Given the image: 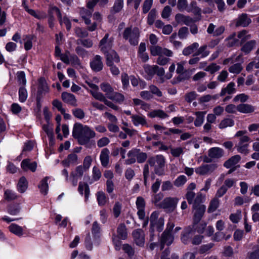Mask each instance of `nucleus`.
Returning a JSON list of instances; mask_svg holds the SVG:
<instances>
[{
	"mask_svg": "<svg viewBox=\"0 0 259 259\" xmlns=\"http://www.w3.org/2000/svg\"><path fill=\"white\" fill-rule=\"evenodd\" d=\"M62 100L66 103L73 106H76L77 100L75 96L67 92H63L61 95Z\"/></svg>",
	"mask_w": 259,
	"mask_h": 259,
	"instance_id": "18",
	"label": "nucleus"
},
{
	"mask_svg": "<svg viewBox=\"0 0 259 259\" xmlns=\"http://www.w3.org/2000/svg\"><path fill=\"white\" fill-rule=\"evenodd\" d=\"M21 168L24 171L30 170L34 172L36 170L37 163L35 162H31L30 159H24L21 163Z\"/></svg>",
	"mask_w": 259,
	"mask_h": 259,
	"instance_id": "19",
	"label": "nucleus"
},
{
	"mask_svg": "<svg viewBox=\"0 0 259 259\" xmlns=\"http://www.w3.org/2000/svg\"><path fill=\"white\" fill-rule=\"evenodd\" d=\"M48 179L49 178L47 177L43 179L40 181V184L38 185V188L40 192L44 195H46L48 193L49 188L48 184Z\"/></svg>",
	"mask_w": 259,
	"mask_h": 259,
	"instance_id": "43",
	"label": "nucleus"
},
{
	"mask_svg": "<svg viewBox=\"0 0 259 259\" xmlns=\"http://www.w3.org/2000/svg\"><path fill=\"white\" fill-rule=\"evenodd\" d=\"M17 79L19 83L24 85L26 83V80L25 78V74L23 71H19L17 72Z\"/></svg>",
	"mask_w": 259,
	"mask_h": 259,
	"instance_id": "64",
	"label": "nucleus"
},
{
	"mask_svg": "<svg viewBox=\"0 0 259 259\" xmlns=\"http://www.w3.org/2000/svg\"><path fill=\"white\" fill-rule=\"evenodd\" d=\"M240 159L241 157L238 155L233 156L226 161L224 165L227 168L234 167L239 162Z\"/></svg>",
	"mask_w": 259,
	"mask_h": 259,
	"instance_id": "27",
	"label": "nucleus"
},
{
	"mask_svg": "<svg viewBox=\"0 0 259 259\" xmlns=\"http://www.w3.org/2000/svg\"><path fill=\"white\" fill-rule=\"evenodd\" d=\"M215 164H204L195 168V171L199 175H205L211 173L217 168Z\"/></svg>",
	"mask_w": 259,
	"mask_h": 259,
	"instance_id": "13",
	"label": "nucleus"
},
{
	"mask_svg": "<svg viewBox=\"0 0 259 259\" xmlns=\"http://www.w3.org/2000/svg\"><path fill=\"white\" fill-rule=\"evenodd\" d=\"M188 12H192L195 15L200 16L201 10L197 6V3L195 1L192 2L187 9Z\"/></svg>",
	"mask_w": 259,
	"mask_h": 259,
	"instance_id": "33",
	"label": "nucleus"
},
{
	"mask_svg": "<svg viewBox=\"0 0 259 259\" xmlns=\"http://www.w3.org/2000/svg\"><path fill=\"white\" fill-rule=\"evenodd\" d=\"M48 87L44 78H40L38 80V92L42 93L48 91Z\"/></svg>",
	"mask_w": 259,
	"mask_h": 259,
	"instance_id": "45",
	"label": "nucleus"
},
{
	"mask_svg": "<svg viewBox=\"0 0 259 259\" xmlns=\"http://www.w3.org/2000/svg\"><path fill=\"white\" fill-rule=\"evenodd\" d=\"M150 51L152 55L158 56L156 62L161 66L167 64L169 61V59L168 57H171L174 55L172 51L158 46L151 47Z\"/></svg>",
	"mask_w": 259,
	"mask_h": 259,
	"instance_id": "2",
	"label": "nucleus"
},
{
	"mask_svg": "<svg viewBox=\"0 0 259 259\" xmlns=\"http://www.w3.org/2000/svg\"><path fill=\"white\" fill-rule=\"evenodd\" d=\"M109 153V150L107 148L103 149L101 152L100 159L102 165L104 167L107 166L108 164Z\"/></svg>",
	"mask_w": 259,
	"mask_h": 259,
	"instance_id": "28",
	"label": "nucleus"
},
{
	"mask_svg": "<svg viewBox=\"0 0 259 259\" xmlns=\"http://www.w3.org/2000/svg\"><path fill=\"white\" fill-rule=\"evenodd\" d=\"M94 19L96 21L92 25H89L88 27V29L90 31H94L97 28V22H100L101 20L102 16L99 12H96L94 14Z\"/></svg>",
	"mask_w": 259,
	"mask_h": 259,
	"instance_id": "48",
	"label": "nucleus"
},
{
	"mask_svg": "<svg viewBox=\"0 0 259 259\" xmlns=\"http://www.w3.org/2000/svg\"><path fill=\"white\" fill-rule=\"evenodd\" d=\"M117 236L120 239L124 240L127 238V233L126 227L124 224L119 225L117 229Z\"/></svg>",
	"mask_w": 259,
	"mask_h": 259,
	"instance_id": "36",
	"label": "nucleus"
},
{
	"mask_svg": "<svg viewBox=\"0 0 259 259\" xmlns=\"http://www.w3.org/2000/svg\"><path fill=\"white\" fill-rule=\"evenodd\" d=\"M170 151L171 155L174 157H179L184 153V149L182 147H170Z\"/></svg>",
	"mask_w": 259,
	"mask_h": 259,
	"instance_id": "52",
	"label": "nucleus"
},
{
	"mask_svg": "<svg viewBox=\"0 0 259 259\" xmlns=\"http://www.w3.org/2000/svg\"><path fill=\"white\" fill-rule=\"evenodd\" d=\"M223 150L219 147L211 148L208 151L209 156L213 158H219L223 155Z\"/></svg>",
	"mask_w": 259,
	"mask_h": 259,
	"instance_id": "26",
	"label": "nucleus"
},
{
	"mask_svg": "<svg viewBox=\"0 0 259 259\" xmlns=\"http://www.w3.org/2000/svg\"><path fill=\"white\" fill-rule=\"evenodd\" d=\"M136 207L138 209L137 215L140 220H144L145 216V201L142 197H138L136 202Z\"/></svg>",
	"mask_w": 259,
	"mask_h": 259,
	"instance_id": "14",
	"label": "nucleus"
},
{
	"mask_svg": "<svg viewBox=\"0 0 259 259\" xmlns=\"http://www.w3.org/2000/svg\"><path fill=\"white\" fill-rule=\"evenodd\" d=\"M242 67L240 63H236L231 66L229 68L230 72L234 74H239L242 70Z\"/></svg>",
	"mask_w": 259,
	"mask_h": 259,
	"instance_id": "54",
	"label": "nucleus"
},
{
	"mask_svg": "<svg viewBox=\"0 0 259 259\" xmlns=\"http://www.w3.org/2000/svg\"><path fill=\"white\" fill-rule=\"evenodd\" d=\"M108 0H90L87 3V7L93 9L96 5L98 4L100 7H104L107 5Z\"/></svg>",
	"mask_w": 259,
	"mask_h": 259,
	"instance_id": "31",
	"label": "nucleus"
},
{
	"mask_svg": "<svg viewBox=\"0 0 259 259\" xmlns=\"http://www.w3.org/2000/svg\"><path fill=\"white\" fill-rule=\"evenodd\" d=\"M199 47L197 42H194L189 46L186 47L183 51V54L185 56H188L194 53Z\"/></svg>",
	"mask_w": 259,
	"mask_h": 259,
	"instance_id": "41",
	"label": "nucleus"
},
{
	"mask_svg": "<svg viewBox=\"0 0 259 259\" xmlns=\"http://www.w3.org/2000/svg\"><path fill=\"white\" fill-rule=\"evenodd\" d=\"M174 225L171 224L170 226H168L166 230L162 233L160 240L161 244V249H162L163 248V246L164 244L169 245L173 242L174 237L170 233Z\"/></svg>",
	"mask_w": 259,
	"mask_h": 259,
	"instance_id": "9",
	"label": "nucleus"
},
{
	"mask_svg": "<svg viewBox=\"0 0 259 259\" xmlns=\"http://www.w3.org/2000/svg\"><path fill=\"white\" fill-rule=\"evenodd\" d=\"M234 124V122L232 119L225 118L222 120L219 125L220 128H225L229 126H232Z\"/></svg>",
	"mask_w": 259,
	"mask_h": 259,
	"instance_id": "50",
	"label": "nucleus"
},
{
	"mask_svg": "<svg viewBox=\"0 0 259 259\" xmlns=\"http://www.w3.org/2000/svg\"><path fill=\"white\" fill-rule=\"evenodd\" d=\"M139 34V30L137 27L133 29L126 28L124 31L123 35L124 38L128 39L131 45L135 46L138 44Z\"/></svg>",
	"mask_w": 259,
	"mask_h": 259,
	"instance_id": "8",
	"label": "nucleus"
},
{
	"mask_svg": "<svg viewBox=\"0 0 259 259\" xmlns=\"http://www.w3.org/2000/svg\"><path fill=\"white\" fill-rule=\"evenodd\" d=\"M175 19L176 21L181 24H185L187 25L191 24L193 20L189 16H185L182 14H178L176 15Z\"/></svg>",
	"mask_w": 259,
	"mask_h": 259,
	"instance_id": "24",
	"label": "nucleus"
},
{
	"mask_svg": "<svg viewBox=\"0 0 259 259\" xmlns=\"http://www.w3.org/2000/svg\"><path fill=\"white\" fill-rule=\"evenodd\" d=\"M151 166L154 167L155 173L158 175L164 174V167L165 165V159L162 155H158L155 157L150 158L148 160Z\"/></svg>",
	"mask_w": 259,
	"mask_h": 259,
	"instance_id": "5",
	"label": "nucleus"
},
{
	"mask_svg": "<svg viewBox=\"0 0 259 259\" xmlns=\"http://www.w3.org/2000/svg\"><path fill=\"white\" fill-rule=\"evenodd\" d=\"M85 169L81 165L78 166L74 171L71 173L72 183L74 186H76L78 179L81 178Z\"/></svg>",
	"mask_w": 259,
	"mask_h": 259,
	"instance_id": "16",
	"label": "nucleus"
},
{
	"mask_svg": "<svg viewBox=\"0 0 259 259\" xmlns=\"http://www.w3.org/2000/svg\"><path fill=\"white\" fill-rule=\"evenodd\" d=\"M107 98L119 103L122 102L124 99L123 95L113 91Z\"/></svg>",
	"mask_w": 259,
	"mask_h": 259,
	"instance_id": "47",
	"label": "nucleus"
},
{
	"mask_svg": "<svg viewBox=\"0 0 259 259\" xmlns=\"http://www.w3.org/2000/svg\"><path fill=\"white\" fill-rule=\"evenodd\" d=\"M27 92L24 87H21L19 90V100L21 102H24L27 98Z\"/></svg>",
	"mask_w": 259,
	"mask_h": 259,
	"instance_id": "51",
	"label": "nucleus"
},
{
	"mask_svg": "<svg viewBox=\"0 0 259 259\" xmlns=\"http://www.w3.org/2000/svg\"><path fill=\"white\" fill-rule=\"evenodd\" d=\"M72 135L80 144L85 145L89 143L91 139L96 137V134L88 125L76 123L73 126Z\"/></svg>",
	"mask_w": 259,
	"mask_h": 259,
	"instance_id": "1",
	"label": "nucleus"
},
{
	"mask_svg": "<svg viewBox=\"0 0 259 259\" xmlns=\"http://www.w3.org/2000/svg\"><path fill=\"white\" fill-rule=\"evenodd\" d=\"M187 182V178L184 175L179 176L174 181V185L178 187L184 185Z\"/></svg>",
	"mask_w": 259,
	"mask_h": 259,
	"instance_id": "53",
	"label": "nucleus"
},
{
	"mask_svg": "<svg viewBox=\"0 0 259 259\" xmlns=\"http://www.w3.org/2000/svg\"><path fill=\"white\" fill-rule=\"evenodd\" d=\"M8 229L10 232L18 237L22 236L24 234L23 228L14 223L11 224L9 226Z\"/></svg>",
	"mask_w": 259,
	"mask_h": 259,
	"instance_id": "23",
	"label": "nucleus"
},
{
	"mask_svg": "<svg viewBox=\"0 0 259 259\" xmlns=\"http://www.w3.org/2000/svg\"><path fill=\"white\" fill-rule=\"evenodd\" d=\"M248 99V96L245 94H240L236 96L233 100L235 102H245Z\"/></svg>",
	"mask_w": 259,
	"mask_h": 259,
	"instance_id": "63",
	"label": "nucleus"
},
{
	"mask_svg": "<svg viewBox=\"0 0 259 259\" xmlns=\"http://www.w3.org/2000/svg\"><path fill=\"white\" fill-rule=\"evenodd\" d=\"M156 16V11L153 9L151 10L148 16L147 22L149 25H152L155 21Z\"/></svg>",
	"mask_w": 259,
	"mask_h": 259,
	"instance_id": "61",
	"label": "nucleus"
},
{
	"mask_svg": "<svg viewBox=\"0 0 259 259\" xmlns=\"http://www.w3.org/2000/svg\"><path fill=\"white\" fill-rule=\"evenodd\" d=\"M108 37L109 34H106L100 42V48L101 50L106 56L107 54L110 53V51L112 50L111 49L112 46V39L110 38L109 39Z\"/></svg>",
	"mask_w": 259,
	"mask_h": 259,
	"instance_id": "11",
	"label": "nucleus"
},
{
	"mask_svg": "<svg viewBox=\"0 0 259 259\" xmlns=\"http://www.w3.org/2000/svg\"><path fill=\"white\" fill-rule=\"evenodd\" d=\"M250 22L251 20L247 17V15L242 14L238 17L236 22V25L245 27L248 25Z\"/></svg>",
	"mask_w": 259,
	"mask_h": 259,
	"instance_id": "25",
	"label": "nucleus"
},
{
	"mask_svg": "<svg viewBox=\"0 0 259 259\" xmlns=\"http://www.w3.org/2000/svg\"><path fill=\"white\" fill-rule=\"evenodd\" d=\"M98 204L100 206H104L107 202L108 198L106 194L102 191H100L96 194Z\"/></svg>",
	"mask_w": 259,
	"mask_h": 259,
	"instance_id": "44",
	"label": "nucleus"
},
{
	"mask_svg": "<svg viewBox=\"0 0 259 259\" xmlns=\"http://www.w3.org/2000/svg\"><path fill=\"white\" fill-rule=\"evenodd\" d=\"M132 121L135 126L144 125L146 124L145 117L143 115H134L132 116Z\"/></svg>",
	"mask_w": 259,
	"mask_h": 259,
	"instance_id": "30",
	"label": "nucleus"
},
{
	"mask_svg": "<svg viewBox=\"0 0 259 259\" xmlns=\"http://www.w3.org/2000/svg\"><path fill=\"white\" fill-rule=\"evenodd\" d=\"M220 204V201L217 197L213 198L210 202L208 208V212L209 213L213 212L216 210Z\"/></svg>",
	"mask_w": 259,
	"mask_h": 259,
	"instance_id": "46",
	"label": "nucleus"
},
{
	"mask_svg": "<svg viewBox=\"0 0 259 259\" xmlns=\"http://www.w3.org/2000/svg\"><path fill=\"white\" fill-rule=\"evenodd\" d=\"M134 242L139 246L143 247L145 244V233L140 229L135 230L132 232Z\"/></svg>",
	"mask_w": 259,
	"mask_h": 259,
	"instance_id": "12",
	"label": "nucleus"
},
{
	"mask_svg": "<svg viewBox=\"0 0 259 259\" xmlns=\"http://www.w3.org/2000/svg\"><path fill=\"white\" fill-rule=\"evenodd\" d=\"M158 213L157 211L153 212L150 218V240H153V232L155 228H156L158 231H160L162 229V227L164 225V220L163 218H160L158 219Z\"/></svg>",
	"mask_w": 259,
	"mask_h": 259,
	"instance_id": "6",
	"label": "nucleus"
},
{
	"mask_svg": "<svg viewBox=\"0 0 259 259\" xmlns=\"http://www.w3.org/2000/svg\"><path fill=\"white\" fill-rule=\"evenodd\" d=\"M86 83L91 88L90 92L95 99L100 101L103 102L106 105L114 110H117V106L112 102L106 99V97L99 91V88L97 85L89 81H86Z\"/></svg>",
	"mask_w": 259,
	"mask_h": 259,
	"instance_id": "4",
	"label": "nucleus"
},
{
	"mask_svg": "<svg viewBox=\"0 0 259 259\" xmlns=\"http://www.w3.org/2000/svg\"><path fill=\"white\" fill-rule=\"evenodd\" d=\"M221 69L219 65L215 63H212L208 65L205 69V70L210 72L211 74L215 73L219 71Z\"/></svg>",
	"mask_w": 259,
	"mask_h": 259,
	"instance_id": "57",
	"label": "nucleus"
},
{
	"mask_svg": "<svg viewBox=\"0 0 259 259\" xmlns=\"http://www.w3.org/2000/svg\"><path fill=\"white\" fill-rule=\"evenodd\" d=\"M43 130L47 134L50 141L52 142L54 139L53 128L52 127H49L48 125H44Z\"/></svg>",
	"mask_w": 259,
	"mask_h": 259,
	"instance_id": "62",
	"label": "nucleus"
},
{
	"mask_svg": "<svg viewBox=\"0 0 259 259\" xmlns=\"http://www.w3.org/2000/svg\"><path fill=\"white\" fill-rule=\"evenodd\" d=\"M205 197L201 193H198L195 199L193 208L194 210V222L198 223L202 218L205 210L206 206L201 203L204 201Z\"/></svg>",
	"mask_w": 259,
	"mask_h": 259,
	"instance_id": "3",
	"label": "nucleus"
},
{
	"mask_svg": "<svg viewBox=\"0 0 259 259\" xmlns=\"http://www.w3.org/2000/svg\"><path fill=\"white\" fill-rule=\"evenodd\" d=\"M256 41L251 40L245 44L241 48V51L245 54H248L255 46Z\"/></svg>",
	"mask_w": 259,
	"mask_h": 259,
	"instance_id": "40",
	"label": "nucleus"
},
{
	"mask_svg": "<svg viewBox=\"0 0 259 259\" xmlns=\"http://www.w3.org/2000/svg\"><path fill=\"white\" fill-rule=\"evenodd\" d=\"M107 64L110 67V71L114 75H117L119 73L118 68L113 65L114 63H118L119 62V57L117 53L114 51L111 50L110 53L106 55Z\"/></svg>",
	"mask_w": 259,
	"mask_h": 259,
	"instance_id": "7",
	"label": "nucleus"
},
{
	"mask_svg": "<svg viewBox=\"0 0 259 259\" xmlns=\"http://www.w3.org/2000/svg\"><path fill=\"white\" fill-rule=\"evenodd\" d=\"M207 49V46L204 45L203 46H201L200 47L197 52L196 53V55H201V57L204 58L207 56L209 54V52L206 50Z\"/></svg>",
	"mask_w": 259,
	"mask_h": 259,
	"instance_id": "56",
	"label": "nucleus"
},
{
	"mask_svg": "<svg viewBox=\"0 0 259 259\" xmlns=\"http://www.w3.org/2000/svg\"><path fill=\"white\" fill-rule=\"evenodd\" d=\"M250 138L247 136H244L239 139L238 144L236 146L237 151L241 153L247 154L248 153V142Z\"/></svg>",
	"mask_w": 259,
	"mask_h": 259,
	"instance_id": "10",
	"label": "nucleus"
},
{
	"mask_svg": "<svg viewBox=\"0 0 259 259\" xmlns=\"http://www.w3.org/2000/svg\"><path fill=\"white\" fill-rule=\"evenodd\" d=\"M35 37L33 35H25L23 36L24 48L26 51L30 50L32 47V42Z\"/></svg>",
	"mask_w": 259,
	"mask_h": 259,
	"instance_id": "29",
	"label": "nucleus"
},
{
	"mask_svg": "<svg viewBox=\"0 0 259 259\" xmlns=\"http://www.w3.org/2000/svg\"><path fill=\"white\" fill-rule=\"evenodd\" d=\"M123 6V0H115L114 6L112 7V11L115 13L120 11Z\"/></svg>",
	"mask_w": 259,
	"mask_h": 259,
	"instance_id": "55",
	"label": "nucleus"
},
{
	"mask_svg": "<svg viewBox=\"0 0 259 259\" xmlns=\"http://www.w3.org/2000/svg\"><path fill=\"white\" fill-rule=\"evenodd\" d=\"M179 199L176 197L165 198L160 204L163 208L173 210L176 206Z\"/></svg>",
	"mask_w": 259,
	"mask_h": 259,
	"instance_id": "15",
	"label": "nucleus"
},
{
	"mask_svg": "<svg viewBox=\"0 0 259 259\" xmlns=\"http://www.w3.org/2000/svg\"><path fill=\"white\" fill-rule=\"evenodd\" d=\"M78 190L79 193L82 195L84 194L85 200H87L90 194L89 186L86 183H79Z\"/></svg>",
	"mask_w": 259,
	"mask_h": 259,
	"instance_id": "38",
	"label": "nucleus"
},
{
	"mask_svg": "<svg viewBox=\"0 0 259 259\" xmlns=\"http://www.w3.org/2000/svg\"><path fill=\"white\" fill-rule=\"evenodd\" d=\"M121 208L122 205L120 203L117 202L115 203L113 208V212L114 216L115 218H117L119 216L121 212Z\"/></svg>",
	"mask_w": 259,
	"mask_h": 259,
	"instance_id": "60",
	"label": "nucleus"
},
{
	"mask_svg": "<svg viewBox=\"0 0 259 259\" xmlns=\"http://www.w3.org/2000/svg\"><path fill=\"white\" fill-rule=\"evenodd\" d=\"M196 197V196L195 197V194L194 192L192 191H187V192L186 194V198L190 204H194Z\"/></svg>",
	"mask_w": 259,
	"mask_h": 259,
	"instance_id": "59",
	"label": "nucleus"
},
{
	"mask_svg": "<svg viewBox=\"0 0 259 259\" xmlns=\"http://www.w3.org/2000/svg\"><path fill=\"white\" fill-rule=\"evenodd\" d=\"M155 74L159 76L157 82L159 83H163L165 80L168 79L172 77V74H168L165 75V71L163 68L159 67L157 65H155Z\"/></svg>",
	"mask_w": 259,
	"mask_h": 259,
	"instance_id": "17",
	"label": "nucleus"
},
{
	"mask_svg": "<svg viewBox=\"0 0 259 259\" xmlns=\"http://www.w3.org/2000/svg\"><path fill=\"white\" fill-rule=\"evenodd\" d=\"M92 69L95 71H99L102 69L103 63L101 58L99 55H96L90 63Z\"/></svg>",
	"mask_w": 259,
	"mask_h": 259,
	"instance_id": "22",
	"label": "nucleus"
},
{
	"mask_svg": "<svg viewBox=\"0 0 259 259\" xmlns=\"http://www.w3.org/2000/svg\"><path fill=\"white\" fill-rule=\"evenodd\" d=\"M194 114L196 115V118L194 121V125L196 126H200L203 123L204 120L205 115L206 112L198 111L195 112Z\"/></svg>",
	"mask_w": 259,
	"mask_h": 259,
	"instance_id": "32",
	"label": "nucleus"
},
{
	"mask_svg": "<svg viewBox=\"0 0 259 259\" xmlns=\"http://www.w3.org/2000/svg\"><path fill=\"white\" fill-rule=\"evenodd\" d=\"M238 37L240 39L242 42L248 40L251 38L250 34L245 30L239 32L238 34Z\"/></svg>",
	"mask_w": 259,
	"mask_h": 259,
	"instance_id": "58",
	"label": "nucleus"
},
{
	"mask_svg": "<svg viewBox=\"0 0 259 259\" xmlns=\"http://www.w3.org/2000/svg\"><path fill=\"white\" fill-rule=\"evenodd\" d=\"M138 151L136 149H133L128 153V158L126 160L125 163L126 164H131L136 161V158H137Z\"/></svg>",
	"mask_w": 259,
	"mask_h": 259,
	"instance_id": "42",
	"label": "nucleus"
},
{
	"mask_svg": "<svg viewBox=\"0 0 259 259\" xmlns=\"http://www.w3.org/2000/svg\"><path fill=\"white\" fill-rule=\"evenodd\" d=\"M254 108L248 104H240L237 106V111L243 113H249L253 112Z\"/></svg>",
	"mask_w": 259,
	"mask_h": 259,
	"instance_id": "37",
	"label": "nucleus"
},
{
	"mask_svg": "<svg viewBox=\"0 0 259 259\" xmlns=\"http://www.w3.org/2000/svg\"><path fill=\"white\" fill-rule=\"evenodd\" d=\"M235 83L233 82H230L226 88H223L220 95L221 96H224L226 94L231 95L235 93Z\"/></svg>",
	"mask_w": 259,
	"mask_h": 259,
	"instance_id": "34",
	"label": "nucleus"
},
{
	"mask_svg": "<svg viewBox=\"0 0 259 259\" xmlns=\"http://www.w3.org/2000/svg\"><path fill=\"white\" fill-rule=\"evenodd\" d=\"M87 9L81 8L80 10V15L84 20L85 23L87 25H89L91 23L90 18L92 16L93 9Z\"/></svg>",
	"mask_w": 259,
	"mask_h": 259,
	"instance_id": "21",
	"label": "nucleus"
},
{
	"mask_svg": "<svg viewBox=\"0 0 259 259\" xmlns=\"http://www.w3.org/2000/svg\"><path fill=\"white\" fill-rule=\"evenodd\" d=\"M148 116L151 118L157 117L162 119L168 117L167 114L161 110H153L148 114Z\"/></svg>",
	"mask_w": 259,
	"mask_h": 259,
	"instance_id": "39",
	"label": "nucleus"
},
{
	"mask_svg": "<svg viewBox=\"0 0 259 259\" xmlns=\"http://www.w3.org/2000/svg\"><path fill=\"white\" fill-rule=\"evenodd\" d=\"M28 188V182L24 177H21L17 184L18 191L20 193H24Z\"/></svg>",
	"mask_w": 259,
	"mask_h": 259,
	"instance_id": "35",
	"label": "nucleus"
},
{
	"mask_svg": "<svg viewBox=\"0 0 259 259\" xmlns=\"http://www.w3.org/2000/svg\"><path fill=\"white\" fill-rule=\"evenodd\" d=\"M22 5L25 11L34 17L38 19H44L46 17V14L43 12L38 11H35L33 9H29L25 1L23 2Z\"/></svg>",
	"mask_w": 259,
	"mask_h": 259,
	"instance_id": "20",
	"label": "nucleus"
},
{
	"mask_svg": "<svg viewBox=\"0 0 259 259\" xmlns=\"http://www.w3.org/2000/svg\"><path fill=\"white\" fill-rule=\"evenodd\" d=\"M101 90L105 93V95L107 98L112 93L113 91V88L108 83H102L100 85Z\"/></svg>",
	"mask_w": 259,
	"mask_h": 259,
	"instance_id": "49",
	"label": "nucleus"
}]
</instances>
